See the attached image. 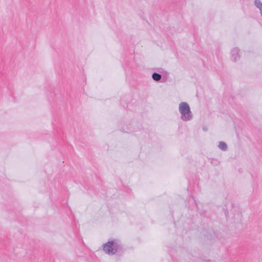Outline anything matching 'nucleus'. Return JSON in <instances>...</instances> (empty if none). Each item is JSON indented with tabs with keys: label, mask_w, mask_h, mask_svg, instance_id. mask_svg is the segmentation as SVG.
<instances>
[{
	"label": "nucleus",
	"mask_w": 262,
	"mask_h": 262,
	"mask_svg": "<svg viewBox=\"0 0 262 262\" xmlns=\"http://www.w3.org/2000/svg\"><path fill=\"white\" fill-rule=\"evenodd\" d=\"M179 111L181 114V119L182 120L188 121L192 119L193 115L187 103L181 102L179 105Z\"/></svg>",
	"instance_id": "obj_1"
},
{
	"label": "nucleus",
	"mask_w": 262,
	"mask_h": 262,
	"mask_svg": "<svg viewBox=\"0 0 262 262\" xmlns=\"http://www.w3.org/2000/svg\"><path fill=\"white\" fill-rule=\"evenodd\" d=\"M238 51H239L238 49L234 48L231 52L232 57L234 61H236L239 59Z\"/></svg>",
	"instance_id": "obj_3"
},
{
	"label": "nucleus",
	"mask_w": 262,
	"mask_h": 262,
	"mask_svg": "<svg viewBox=\"0 0 262 262\" xmlns=\"http://www.w3.org/2000/svg\"><path fill=\"white\" fill-rule=\"evenodd\" d=\"M119 247L118 244L115 241H108L103 244V249L104 252L109 255L115 254Z\"/></svg>",
	"instance_id": "obj_2"
},
{
	"label": "nucleus",
	"mask_w": 262,
	"mask_h": 262,
	"mask_svg": "<svg viewBox=\"0 0 262 262\" xmlns=\"http://www.w3.org/2000/svg\"><path fill=\"white\" fill-rule=\"evenodd\" d=\"M255 5L259 10L261 16H262V3L259 0H255Z\"/></svg>",
	"instance_id": "obj_4"
},
{
	"label": "nucleus",
	"mask_w": 262,
	"mask_h": 262,
	"mask_svg": "<svg viewBox=\"0 0 262 262\" xmlns=\"http://www.w3.org/2000/svg\"><path fill=\"white\" fill-rule=\"evenodd\" d=\"M152 78L155 81H159L161 79V75L157 73H154L152 75Z\"/></svg>",
	"instance_id": "obj_6"
},
{
	"label": "nucleus",
	"mask_w": 262,
	"mask_h": 262,
	"mask_svg": "<svg viewBox=\"0 0 262 262\" xmlns=\"http://www.w3.org/2000/svg\"><path fill=\"white\" fill-rule=\"evenodd\" d=\"M218 146L220 149L224 151L226 150L227 149V145L224 142H220Z\"/></svg>",
	"instance_id": "obj_5"
}]
</instances>
